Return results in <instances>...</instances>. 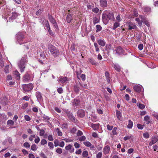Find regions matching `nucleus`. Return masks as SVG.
Returning <instances> with one entry per match:
<instances>
[{
	"mask_svg": "<svg viewBox=\"0 0 158 158\" xmlns=\"http://www.w3.org/2000/svg\"><path fill=\"white\" fill-rule=\"evenodd\" d=\"M138 48L140 50H141L143 48V44H140L138 45Z\"/></svg>",
	"mask_w": 158,
	"mask_h": 158,
	"instance_id": "nucleus-63",
	"label": "nucleus"
},
{
	"mask_svg": "<svg viewBox=\"0 0 158 158\" xmlns=\"http://www.w3.org/2000/svg\"><path fill=\"white\" fill-rule=\"evenodd\" d=\"M102 155V152H99L96 155L97 158H101Z\"/></svg>",
	"mask_w": 158,
	"mask_h": 158,
	"instance_id": "nucleus-47",
	"label": "nucleus"
},
{
	"mask_svg": "<svg viewBox=\"0 0 158 158\" xmlns=\"http://www.w3.org/2000/svg\"><path fill=\"white\" fill-rule=\"evenodd\" d=\"M114 14L112 13H109L108 14H103L102 16V19L103 23L106 25L109 21L110 19H114Z\"/></svg>",
	"mask_w": 158,
	"mask_h": 158,
	"instance_id": "nucleus-2",
	"label": "nucleus"
},
{
	"mask_svg": "<svg viewBox=\"0 0 158 158\" xmlns=\"http://www.w3.org/2000/svg\"><path fill=\"white\" fill-rule=\"evenodd\" d=\"M48 48L52 55L55 57L59 56L60 52L58 49L51 44L48 45Z\"/></svg>",
	"mask_w": 158,
	"mask_h": 158,
	"instance_id": "nucleus-1",
	"label": "nucleus"
},
{
	"mask_svg": "<svg viewBox=\"0 0 158 158\" xmlns=\"http://www.w3.org/2000/svg\"><path fill=\"white\" fill-rule=\"evenodd\" d=\"M8 102V99L5 97H3L1 98L0 103L3 105H6Z\"/></svg>",
	"mask_w": 158,
	"mask_h": 158,
	"instance_id": "nucleus-16",
	"label": "nucleus"
},
{
	"mask_svg": "<svg viewBox=\"0 0 158 158\" xmlns=\"http://www.w3.org/2000/svg\"><path fill=\"white\" fill-rule=\"evenodd\" d=\"M35 95L38 100H40L42 98L41 94L39 92H37L35 93Z\"/></svg>",
	"mask_w": 158,
	"mask_h": 158,
	"instance_id": "nucleus-22",
	"label": "nucleus"
},
{
	"mask_svg": "<svg viewBox=\"0 0 158 158\" xmlns=\"http://www.w3.org/2000/svg\"><path fill=\"white\" fill-rule=\"evenodd\" d=\"M45 27L47 30L49 29L50 28V26L48 21H47L45 24Z\"/></svg>",
	"mask_w": 158,
	"mask_h": 158,
	"instance_id": "nucleus-55",
	"label": "nucleus"
},
{
	"mask_svg": "<svg viewBox=\"0 0 158 158\" xmlns=\"http://www.w3.org/2000/svg\"><path fill=\"white\" fill-rule=\"evenodd\" d=\"M127 26L128 27L129 30H131L132 29H136L137 28L136 26L133 23L131 22H127Z\"/></svg>",
	"mask_w": 158,
	"mask_h": 158,
	"instance_id": "nucleus-9",
	"label": "nucleus"
},
{
	"mask_svg": "<svg viewBox=\"0 0 158 158\" xmlns=\"http://www.w3.org/2000/svg\"><path fill=\"white\" fill-rule=\"evenodd\" d=\"M92 11L93 12L96 13H98L99 11V9L97 7H96L93 8L92 9Z\"/></svg>",
	"mask_w": 158,
	"mask_h": 158,
	"instance_id": "nucleus-50",
	"label": "nucleus"
},
{
	"mask_svg": "<svg viewBox=\"0 0 158 158\" xmlns=\"http://www.w3.org/2000/svg\"><path fill=\"white\" fill-rule=\"evenodd\" d=\"M24 146L26 148H28L30 147V144L27 142H25L24 143Z\"/></svg>",
	"mask_w": 158,
	"mask_h": 158,
	"instance_id": "nucleus-57",
	"label": "nucleus"
},
{
	"mask_svg": "<svg viewBox=\"0 0 158 158\" xmlns=\"http://www.w3.org/2000/svg\"><path fill=\"white\" fill-rule=\"evenodd\" d=\"M47 143V141L44 139H42L41 141V144L42 145L45 144Z\"/></svg>",
	"mask_w": 158,
	"mask_h": 158,
	"instance_id": "nucleus-49",
	"label": "nucleus"
},
{
	"mask_svg": "<svg viewBox=\"0 0 158 158\" xmlns=\"http://www.w3.org/2000/svg\"><path fill=\"white\" fill-rule=\"evenodd\" d=\"M143 137L146 139H147L149 138V135L148 133L145 132L143 134Z\"/></svg>",
	"mask_w": 158,
	"mask_h": 158,
	"instance_id": "nucleus-46",
	"label": "nucleus"
},
{
	"mask_svg": "<svg viewBox=\"0 0 158 158\" xmlns=\"http://www.w3.org/2000/svg\"><path fill=\"white\" fill-rule=\"evenodd\" d=\"M15 74L16 76V78L17 80L20 79V74L17 71L15 72Z\"/></svg>",
	"mask_w": 158,
	"mask_h": 158,
	"instance_id": "nucleus-33",
	"label": "nucleus"
},
{
	"mask_svg": "<svg viewBox=\"0 0 158 158\" xmlns=\"http://www.w3.org/2000/svg\"><path fill=\"white\" fill-rule=\"evenodd\" d=\"M31 149L33 151H36L37 150V148L35 144H33L32 145L31 148Z\"/></svg>",
	"mask_w": 158,
	"mask_h": 158,
	"instance_id": "nucleus-44",
	"label": "nucleus"
},
{
	"mask_svg": "<svg viewBox=\"0 0 158 158\" xmlns=\"http://www.w3.org/2000/svg\"><path fill=\"white\" fill-rule=\"evenodd\" d=\"M80 103V101L77 99H74L73 102V104L76 106H78L79 104Z\"/></svg>",
	"mask_w": 158,
	"mask_h": 158,
	"instance_id": "nucleus-30",
	"label": "nucleus"
},
{
	"mask_svg": "<svg viewBox=\"0 0 158 158\" xmlns=\"http://www.w3.org/2000/svg\"><path fill=\"white\" fill-rule=\"evenodd\" d=\"M144 119L146 122L147 124H149L150 123V118L148 115H146L144 117Z\"/></svg>",
	"mask_w": 158,
	"mask_h": 158,
	"instance_id": "nucleus-24",
	"label": "nucleus"
},
{
	"mask_svg": "<svg viewBox=\"0 0 158 158\" xmlns=\"http://www.w3.org/2000/svg\"><path fill=\"white\" fill-rule=\"evenodd\" d=\"M115 51L116 53L120 54L123 52V50L120 46H118L117 47Z\"/></svg>",
	"mask_w": 158,
	"mask_h": 158,
	"instance_id": "nucleus-25",
	"label": "nucleus"
},
{
	"mask_svg": "<svg viewBox=\"0 0 158 158\" xmlns=\"http://www.w3.org/2000/svg\"><path fill=\"white\" fill-rule=\"evenodd\" d=\"M97 42L99 44L102 46H104L106 44V42L104 40L100 39Z\"/></svg>",
	"mask_w": 158,
	"mask_h": 158,
	"instance_id": "nucleus-21",
	"label": "nucleus"
},
{
	"mask_svg": "<svg viewBox=\"0 0 158 158\" xmlns=\"http://www.w3.org/2000/svg\"><path fill=\"white\" fill-rule=\"evenodd\" d=\"M142 88V86L141 85H136L133 87L134 90L137 92H139Z\"/></svg>",
	"mask_w": 158,
	"mask_h": 158,
	"instance_id": "nucleus-17",
	"label": "nucleus"
},
{
	"mask_svg": "<svg viewBox=\"0 0 158 158\" xmlns=\"http://www.w3.org/2000/svg\"><path fill=\"white\" fill-rule=\"evenodd\" d=\"M89 61L90 63L93 65H95L96 64L95 60L92 58H89Z\"/></svg>",
	"mask_w": 158,
	"mask_h": 158,
	"instance_id": "nucleus-36",
	"label": "nucleus"
},
{
	"mask_svg": "<svg viewBox=\"0 0 158 158\" xmlns=\"http://www.w3.org/2000/svg\"><path fill=\"white\" fill-rule=\"evenodd\" d=\"M48 18L50 22L53 24L55 28L56 29H57L58 28V27L57 25V23L53 17L52 15H49L48 16Z\"/></svg>",
	"mask_w": 158,
	"mask_h": 158,
	"instance_id": "nucleus-7",
	"label": "nucleus"
},
{
	"mask_svg": "<svg viewBox=\"0 0 158 158\" xmlns=\"http://www.w3.org/2000/svg\"><path fill=\"white\" fill-rule=\"evenodd\" d=\"M96 28L97 29L96 30V32H98V31H100L102 29L101 26L99 25H97L96 26Z\"/></svg>",
	"mask_w": 158,
	"mask_h": 158,
	"instance_id": "nucleus-37",
	"label": "nucleus"
},
{
	"mask_svg": "<svg viewBox=\"0 0 158 158\" xmlns=\"http://www.w3.org/2000/svg\"><path fill=\"white\" fill-rule=\"evenodd\" d=\"M56 152L58 154H61L62 152V149L60 148H58L56 149Z\"/></svg>",
	"mask_w": 158,
	"mask_h": 158,
	"instance_id": "nucleus-48",
	"label": "nucleus"
},
{
	"mask_svg": "<svg viewBox=\"0 0 158 158\" xmlns=\"http://www.w3.org/2000/svg\"><path fill=\"white\" fill-rule=\"evenodd\" d=\"M80 88L77 85H74L73 87V90L76 93H78L79 91Z\"/></svg>",
	"mask_w": 158,
	"mask_h": 158,
	"instance_id": "nucleus-29",
	"label": "nucleus"
},
{
	"mask_svg": "<svg viewBox=\"0 0 158 158\" xmlns=\"http://www.w3.org/2000/svg\"><path fill=\"white\" fill-rule=\"evenodd\" d=\"M54 146L55 147H57L59 145V141L57 139H56L54 141Z\"/></svg>",
	"mask_w": 158,
	"mask_h": 158,
	"instance_id": "nucleus-52",
	"label": "nucleus"
},
{
	"mask_svg": "<svg viewBox=\"0 0 158 158\" xmlns=\"http://www.w3.org/2000/svg\"><path fill=\"white\" fill-rule=\"evenodd\" d=\"M120 111L116 110V115L118 119L120 120L122 119V115Z\"/></svg>",
	"mask_w": 158,
	"mask_h": 158,
	"instance_id": "nucleus-23",
	"label": "nucleus"
},
{
	"mask_svg": "<svg viewBox=\"0 0 158 158\" xmlns=\"http://www.w3.org/2000/svg\"><path fill=\"white\" fill-rule=\"evenodd\" d=\"M24 118L27 121H29L31 120L30 117L28 115H25L24 116Z\"/></svg>",
	"mask_w": 158,
	"mask_h": 158,
	"instance_id": "nucleus-53",
	"label": "nucleus"
},
{
	"mask_svg": "<svg viewBox=\"0 0 158 158\" xmlns=\"http://www.w3.org/2000/svg\"><path fill=\"white\" fill-rule=\"evenodd\" d=\"M120 25V23L117 22H116L114 23L113 27V30H115L116 28L118 27Z\"/></svg>",
	"mask_w": 158,
	"mask_h": 158,
	"instance_id": "nucleus-34",
	"label": "nucleus"
},
{
	"mask_svg": "<svg viewBox=\"0 0 158 158\" xmlns=\"http://www.w3.org/2000/svg\"><path fill=\"white\" fill-rule=\"evenodd\" d=\"M77 115L80 117H83L85 115V112L84 110H78L77 112Z\"/></svg>",
	"mask_w": 158,
	"mask_h": 158,
	"instance_id": "nucleus-18",
	"label": "nucleus"
},
{
	"mask_svg": "<svg viewBox=\"0 0 158 158\" xmlns=\"http://www.w3.org/2000/svg\"><path fill=\"white\" fill-rule=\"evenodd\" d=\"M56 131L57 132L58 135L59 136H61L62 135V133L61 131L58 128L56 129Z\"/></svg>",
	"mask_w": 158,
	"mask_h": 158,
	"instance_id": "nucleus-43",
	"label": "nucleus"
},
{
	"mask_svg": "<svg viewBox=\"0 0 158 158\" xmlns=\"http://www.w3.org/2000/svg\"><path fill=\"white\" fill-rule=\"evenodd\" d=\"M140 18H136L135 19V20L136 21H137L139 24V25L140 26H141L142 25V21L140 19Z\"/></svg>",
	"mask_w": 158,
	"mask_h": 158,
	"instance_id": "nucleus-38",
	"label": "nucleus"
},
{
	"mask_svg": "<svg viewBox=\"0 0 158 158\" xmlns=\"http://www.w3.org/2000/svg\"><path fill=\"white\" fill-rule=\"evenodd\" d=\"M139 107L141 109H143L145 107V106L143 104H139Z\"/></svg>",
	"mask_w": 158,
	"mask_h": 158,
	"instance_id": "nucleus-59",
	"label": "nucleus"
},
{
	"mask_svg": "<svg viewBox=\"0 0 158 158\" xmlns=\"http://www.w3.org/2000/svg\"><path fill=\"white\" fill-rule=\"evenodd\" d=\"M24 32H19L16 34V43L17 44L21 45L24 43L23 40L24 38Z\"/></svg>",
	"mask_w": 158,
	"mask_h": 158,
	"instance_id": "nucleus-4",
	"label": "nucleus"
},
{
	"mask_svg": "<svg viewBox=\"0 0 158 158\" xmlns=\"http://www.w3.org/2000/svg\"><path fill=\"white\" fill-rule=\"evenodd\" d=\"M73 19L71 15H68L66 17V21L68 23H70Z\"/></svg>",
	"mask_w": 158,
	"mask_h": 158,
	"instance_id": "nucleus-26",
	"label": "nucleus"
},
{
	"mask_svg": "<svg viewBox=\"0 0 158 158\" xmlns=\"http://www.w3.org/2000/svg\"><path fill=\"white\" fill-rule=\"evenodd\" d=\"M48 139L50 141H52L54 139L52 135H49L48 137Z\"/></svg>",
	"mask_w": 158,
	"mask_h": 158,
	"instance_id": "nucleus-60",
	"label": "nucleus"
},
{
	"mask_svg": "<svg viewBox=\"0 0 158 158\" xmlns=\"http://www.w3.org/2000/svg\"><path fill=\"white\" fill-rule=\"evenodd\" d=\"M65 112L67 114L68 117L70 120L73 122H75L76 120L75 119V117L73 116L72 113H71L68 110H66Z\"/></svg>",
	"mask_w": 158,
	"mask_h": 158,
	"instance_id": "nucleus-8",
	"label": "nucleus"
},
{
	"mask_svg": "<svg viewBox=\"0 0 158 158\" xmlns=\"http://www.w3.org/2000/svg\"><path fill=\"white\" fill-rule=\"evenodd\" d=\"M28 106V104L27 103H25L22 106V108L23 109H25Z\"/></svg>",
	"mask_w": 158,
	"mask_h": 158,
	"instance_id": "nucleus-56",
	"label": "nucleus"
},
{
	"mask_svg": "<svg viewBox=\"0 0 158 158\" xmlns=\"http://www.w3.org/2000/svg\"><path fill=\"white\" fill-rule=\"evenodd\" d=\"M58 80V81L60 82L61 83H62L67 82L68 81V79L66 77H60L59 78Z\"/></svg>",
	"mask_w": 158,
	"mask_h": 158,
	"instance_id": "nucleus-12",
	"label": "nucleus"
},
{
	"mask_svg": "<svg viewBox=\"0 0 158 158\" xmlns=\"http://www.w3.org/2000/svg\"><path fill=\"white\" fill-rule=\"evenodd\" d=\"M99 21V19L96 17L93 19V23L94 24L98 23Z\"/></svg>",
	"mask_w": 158,
	"mask_h": 158,
	"instance_id": "nucleus-32",
	"label": "nucleus"
},
{
	"mask_svg": "<svg viewBox=\"0 0 158 158\" xmlns=\"http://www.w3.org/2000/svg\"><path fill=\"white\" fill-rule=\"evenodd\" d=\"M100 6L102 7H106L107 6L106 0H100Z\"/></svg>",
	"mask_w": 158,
	"mask_h": 158,
	"instance_id": "nucleus-14",
	"label": "nucleus"
},
{
	"mask_svg": "<svg viewBox=\"0 0 158 158\" xmlns=\"http://www.w3.org/2000/svg\"><path fill=\"white\" fill-rule=\"evenodd\" d=\"M133 122L131 120H128V124L127 125V127L129 129H131L133 127Z\"/></svg>",
	"mask_w": 158,
	"mask_h": 158,
	"instance_id": "nucleus-28",
	"label": "nucleus"
},
{
	"mask_svg": "<svg viewBox=\"0 0 158 158\" xmlns=\"http://www.w3.org/2000/svg\"><path fill=\"white\" fill-rule=\"evenodd\" d=\"M40 57L39 58V61L41 63H43V61H44L46 59V57L45 54L44 52H42L40 53Z\"/></svg>",
	"mask_w": 158,
	"mask_h": 158,
	"instance_id": "nucleus-11",
	"label": "nucleus"
},
{
	"mask_svg": "<svg viewBox=\"0 0 158 158\" xmlns=\"http://www.w3.org/2000/svg\"><path fill=\"white\" fill-rule=\"evenodd\" d=\"M74 146L76 148H79L80 147V144L77 142H75L74 143Z\"/></svg>",
	"mask_w": 158,
	"mask_h": 158,
	"instance_id": "nucleus-61",
	"label": "nucleus"
},
{
	"mask_svg": "<svg viewBox=\"0 0 158 158\" xmlns=\"http://www.w3.org/2000/svg\"><path fill=\"white\" fill-rule=\"evenodd\" d=\"M152 141L153 143H155L158 141V137L157 136H153L152 138Z\"/></svg>",
	"mask_w": 158,
	"mask_h": 158,
	"instance_id": "nucleus-31",
	"label": "nucleus"
},
{
	"mask_svg": "<svg viewBox=\"0 0 158 158\" xmlns=\"http://www.w3.org/2000/svg\"><path fill=\"white\" fill-rule=\"evenodd\" d=\"M34 76L33 74L29 75L28 73L25 74L23 77V81L25 82L31 81L33 80Z\"/></svg>",
	"mask_w": 158,
	"mask_h": 158,
	"instance_id": "nucleus-6",
	"label": "nucleus"
},
{
	"mask_svg": "<svg viewBox=\"0 0 158 158\" xmlns=\"http://www.w3.org/2000/svg\"><path fill=\"white\" fill-rule=\"evenodd\" d=\"M143 11L145 14H149L151 12V8L148 7H144L143 8Z\"/></svg>",
	"mask_w": 158,
	"mask_h": 158,
	"instance_id": "nucleus-20",
	"label": "nucleus"
},
{
	"mask_svg": "<svg viewBox=\"0 0 158 158\" xmlns=\"http://www.w3.org/2000/svg\"><path fill=\"white\" fill-rule=\"evenodd\" d=\"M6 3L4 0H0V6H4Z\"/></svg>",
	"mask_w": 158,
	"mask_h": 158,
	"instance_id": "nucleus-51",
	"label": "nucleus"
},
{
	"mask_svg": "<svg viewBox=\"0 0 158 158\" xmlns=\"http://www.w3.org/2000/svg\"><path fill=\"white\" fill-rule=\"evenodd\" d=\"M57 91L59 94H61L63 92V89L61 87L57 89Z\"/></svg>",
	"mask_w": 158,
	"mask_h": 158,
	"instance_id": "nucleus-64",
	"label": "nucleus"
},
{
	"mask_svg": "<svg viewBox=\"0 0 158 158\" xmlns=\"http://www.w3.org/2000/svg\"><path fill=\"white\" fill-rule=\"evenodd\" d=\"M48 145L51 149H52L54 148L53 144L51 142H49L48 143Z\"/></svg>",
	"mask_w": 158,
	"mask_h": 158,
	"instance_id": "nucleus-42",
	"label": "nucleus"
},
{
	"mask_svg": "<svg viewBox=\"0 0 158 158\" xmlns=\"http://www.w3.org/2000/svg\"><path fill=\"white\" fill-rule=\"evenodd\" d=\"M40 131V136H42L45 133L43 129H41Z\"/></svg>",
	"mask_w": 158,
	"mask_h": 158,
	"instance_id": "nucleus-54",
	"label": "nucleus"
},
{
	"mask_svg": "<svg viewBox=\"0 0 158 158\" xmlns=\"http://www.w3.org/2000/svg\"><path fill=\"white\" fill-rule=\"evenodd\" d=\"M83 135L82 132L81 131L78 130L77 133V135L78 136L82 135Z\"/></svg>",
	"mask_w": 158,
	"mask_h": 158,
	"instance_id": "nucleus-58",
	"label": "nucleus"
},
{
	"mask_svg": "<svg viewBox=\"0 0 158 158\" xmlns=\"http://www.w3.org/2000/svg\"><path fill=\"white\" fill-rule=\"evenodd\" d=\"M12 15L11 16L9 17L8 19L7 20V22H12L13 20L16 19L18 16V14L16 12H13L12 13Z\"/></svg>",
	"mask_w": 158,
	"mask_h": 158,
	"instance_id": "nucleus-10",
	"label": "nucleus"
},
{
	"mask_svg": "<svg viewBox=\"0 0 158 158\" xmlns=\"http://www.w3.org/2000/svg\"><path fill=\"white\" fill-rule=\"evenodd\" d=\"M14 122L12 120H8L7 122V124L8 125H9L10 126L13 125H14Z\"/></svg>",
	"mask_w": 158,
	"mask_h": 158,
	"instance_id": "nucleus-45",
	"label": "nucleus"
},
{
	"mask_svg": "<svg viewBox=\"0 0 158 158\" xmlns=\"http://www.w3.org/2000/svg\"><path fill=\"white\" fill-rule=\"evenodd\" d=\"M88 155V152L87 151H84L82 152V156L83 157H86Z\"/></svg>",
	"mask_w": 158,
	"mask_h": 158,
	"instance_id": "nucleus-41",
	"label": "nucleus"
},
{
	"mask_svg": "<svg viewBox=\"0 0 158 158\" xmlns=\"http://www.w3.org/2000/svg\"><path fill=\"white\" fill-rule=\"evenodd\" d=\"M110 148L108 145L105 146L103 149V153L106 155L108 154L110 151Z\"/></svg>",
	"mask_w": 158,
	"mask_h": 158,
	"instance_id": "nucleus-15",
	"label": "nucleus"
},
{
	"mask_svg": "<svg viewBox=\"0 0 158 158\" xmlns=\"http://www.w3.org/2000/svg\"><path fill=\"white\" fill-rule=\"evenodd\" d=\"M22 87L24 91L29 92L33 89V85L31 83L24 84L22 85Z\"/></svg>",
	"mask_w": 158,
	"mask_h": 158,
	"instance_id": "nucleus-5",
	"label": "nucleus"
},
{
	"mask_svg": "<svg viewBox=\"0 0 158 158\" xmlns=\"http://www.w3.org/2000/svg\"><path fill=\"white\" fill-rule=\"evenodd\" d=\"M115 18L116 20L118 22H121L122 20V19L120 17V14L118 15Z\"/></svg>",
	"mask_w": 158,
	"mask_h": 158,
	"instance_id": "nucleus-35",
	"label": "nucleus"
},
{
	"mask_svg": "<svg viewBox=\"0 0 158 158\" xmlns=\"http://www.w3.org/2000/svg\"><path fill=\"white\" fill-rule=\"evenodd\" d=\"M65 149L67 151H69V152L70 153L73 152L74 150V148H72V145L70 144L66 146Z\"/></svg>",
	"mask_w": 158,
	"mask_h": 158,
	"instance_id": "nucleus-13",
	"label": "nucleus"
},
{
	"mask_svg": "<svg viewBox=\"0 0 158 158\" xmlns=\"http://www.w3.org/2000/svg\"><path fill=\"white\" fill-rule=\"evenodd\" d=\"M27 56L24 55V56L22 58L21 60L18 63V66L21 73L23 72L24 71L26 64L27 62Z\"/></svg>",
	"mask_w": 158,
	"mask_h": 158,
	"instance_id": "nucleus-3",
	"label": "nucleus"
},
{
	"mask_svg": "<svg viewBox=\"0 0 158 158\" xmlns=\"http://www.w3.org/2000/svg\"><path fill=\"white\" fill-rule=\"evenodd\" d=\"M139 17L140 19H141V21H142V23H143L146 20V18L145 17L141 15H140L139 16Z\"/></svg>",
	"mask_w": 158,
	"mask_h": 158,
	"instance_id": "nucleus-40",
	"label": "nucleus"
},
{
	"mask_svg": "<svg viewBox=\"0 0 158 158\" xmlns=\"http://www.w3.org/2000/svg\"><path fill=\"white\" fill-rule=\"evenodd\" d=\"M83 144L86 146L90 147L91 146V143L89 141H85L83 142Z\"/></svg>",
	"mask_w": 158,
	"mask_h": 158,
	"instance_id": "nucleus-39",
	"label": "nucleus"
},
{
	"mask_svg": "<svg viewBox=\"0 0 158 158\" xmlns=\"http://www.w3.org/2000/svg\"><path fill=\"white\" fill-rule=\"evenodd\" d=\"M40 141V139L39 137L37 136L35 139V142L36 143H39Z\"/></svg>",
	"mask_w": 158,
	"mask_h": 158,
	"instance_id": "nucleus-62",
	"label": "nucleus"
},
{
	"mask_svg": "<svg viewBox=\"0 0 158 158\" xmlns=\"http://www.w3.org/2000/svg\"><path fill=\"white\" fill-rule=\"evenodd\" d=\"M114 67L115 69L117 71L119 72L120 71V67L118 64H114Z\"/></svg>",
	"mask_w": 158,
	"mask_h": 158,
	"instance_id": "nucleus-27",
	"label": "nucleus"
},
{
	"mask_svg": "<svg viewBox=\"0 0 158 158\" xmlns=\"http://www.w3.org/2000/svg\"><path fill=\"white\" fill-rule=\"evenodd\" d=\"M91 126L93 129L96 130L99 128V124L98 123L97 124L91 123Z\"/></svg>",
	"mask_w": 158,
	"mask_h": 158,
	"instance_id": "nucleus-19",
	"label": "nucleus"
}]
</instances>
